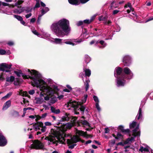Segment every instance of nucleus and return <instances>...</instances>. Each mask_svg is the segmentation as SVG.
<instances>
[{"mask_svg": "<svg viewBox=\"0 0 153 153\" xmlns=\"http://www.w3.org/2000/svg\"><path fill=\"white\" fill-rule=\"evenodd\" d=\"M28 74H30L31 76L25 75L22 73L21 71H14V73L17 76L20 77L22 76L23 79H26L29 78L32 80L31 85L33 86H56V84L51 79H47L46 82L45 81L42 79V75L38 71L35 70H32L31 71L29 69H27Z\"/></svg>", "mask_w": 153, "mask_h": 153, "instance_id": "obj_1", "label": "nucleus"}, {"mask_svg": "<svg viewBox=\"0 0 153 153\" xmlns=\"http://www.w3.org/2000/svg\"><path fill=\"white\" fill-rule=\"evenodd\" d=\"M51 28L56 35L61 37L67 36L71 30L69 22L65 19H63L57 22L53 23Z\"/></svg>", "mask_w": 153, "mask_h": 153, "instance_id": "obj_2", "label": "nucleus"}, {"mask_svg": "<svg viewBox=\"0 0 153 153\" xmlns=\"http://www.w3.org/2000/svg\"><path fill=\"white\" fill-rule=\"evenodd\" d=\"M65 134L63 131L61 130L59 132H57L56 134V137L57 139L60 142L63 143L66 142L68 144H70L72 143H76L78 142H82L83 143L84 140H82L79 137L75 136H74L71 138V140L65 139L64 137Z\"/></svg>", "mask_w": 153, "mask_h": 153, "instance_id": "obj_3", "label": "nucleus"}, {"mask_svg": "<svg viewBox=\"0 0 153 153\" xmlns=\"http://www.w3.org/2000/svg\"><path fill=\"white\" fill-rule=\"evenodd\" d=\"M41 129V131H37L36 133L37 135L41 134L42 132L44 133L46 131L47 128L45 126H44L43 123L42 122H39L37 123H35L33 124L31 128H29L27 129L28 131L29 130L31 131L33 129L35 131H37Z\"/></svg>", "mask_w": 153, "mask_h": 153, "instance_id": "obj_4", "label": "nucleus"}, {"mask_svg": "<svg viewBox=\"0 0 153 153\" xmlns=\"http://www.w3.org/2000/svg\"><path fill=\"white\" fill-rule=\"evenodd\" d=\"M67 106L68 107H70V109H71V108H73L74 113L76 114H79V112H77V110L78 111H81L82 113H83L85 109V108L84 106H81L79 108L78 102L72 100L68 102Z\"/></svg>", "mask_w": 153, "mask_h": 153, "instance_id": "obj_5", "label": "nucleus"}, {"mask_svg": "<svg viewBox=\"0 0 153 153\" xmlns=\"http://www.w3.org/2000/svg\"><path fill=\"white\" fill-rule=\"evenodd\" d=\"M129 127L130 129H134L132 130V136L134 137V139L136 137L140 135V132L139 130V124H137L136 122L133 121L132 123H130Z\"/></svg>", "mask_w": 153, "mask_h": 153, "instance_id": "obj_6", "label": "nucleus"}, {"mask_svg": "<svg viewBox=\"0 0 153 153\" xmlns=\"http://www.w3.org/2000/svg\"><path fill=\"white\" fill-rule=\"evenodd\" d=\"M6 80L7 82H13L14 81V84L15 85H20L23 82L22 79L19 78H16L15 79V77L13 76L7 77Z\"/></svg>", "mask_w": 153, "mask_h": 153, "instance_id": "obj_7", "label": "nucleus"}, {"mask_svg": "<svg viewBox=\"0 0 153 153\" xmlns=\"http://www.w3.org/2000/svg\"><path fill=\"white\" fill-rule=\"evenodd\" d=\"M123 72L125 74H122L121 75L125 77L127 79H130L132 78L133 74L128 68L125 67L124 68Z\"/></svg>", "mask_w": 153, "mask_h": 153, "instance_id": "obj_8", "label": "nucleus"}, {"mask_svg": "<svg viewBox=\"0 0 153 153\" xmlns=\"http://www.w3.org/2000/svg\"><path fill=\"white\" fill-rule=\"evenodd\" d=\"M12 66L11 64L8 65L5 63H2L0 65V70L3 71H5L6 72H10V69Z\"/></svg>", "mask_w": 153, "mask_h": 153, "instance_id": "obj_9", "label": "nucleus"}, {"mask_svg": "<svg viewBox=\"0 0 153 153\" xmlns=\"http://www.w3.org/2000/svg\"><path fill=\"white\" fill-rule=\"evenodd\" d=\"M31 146L33 148L36 149H42L43 147L42 143L38 140H34Z\"/></svg>", "mask_w": 153, "mask_h": 153, "instance_id": "obj_10", "label": "nucleus"}, {"mask_svg": "<svg viewBox=\"0 0 153 153\" xmlns=\"http://www.w3.org/2000/svg\"><path fill=\"white\" fill-rule=\"evenodd\" d=\"M116 78H117V83L118 85L123 86L125 85L126 79L125 77L121 75V77L117 76Z\"/></svg>", "mask_w": 153, "mask_h": 153, "instance_id": "obj_11", "label": "nucleus"}, {"mask_svg": "<svg viewBox=\"0 0 153 153\" xmlns=\"http://www.w3.org/2000/svg\"><path fill=\"white\" fill-rule=\"evenodd\" d=\"M134 140V137H130L128 138L126 141L123 143L120 142L117 143V145H121L124 146V145L127 144L128 143H131L132 141Z\"/></svg>", "mask_w": 153, "mask_h": 153, "instance_id": "obj_12", "label": "nucleus"}, {"mask_svg": "<svg viewBox=\"0 0 153 153\" xmlns=\"http://www.w3.org/2000/svg\"><path fill=\"white\" fill-rule=\"evenodd\" d=\"M69 117L68 115H65V116H63L61 119L58 120V121L56 123V125H59L61 124L62 126V124H64V123H62L64 121H68L69 120Z\"/></svg>", "mask_w": 153, "mask_h": 153, "instance_id": "obj_13", "label": "nucleus"}, {"mask_svg": "<svg viewBox=\"0 0 153 153\" xmlns=\"http://www.w3.org/2000/svg\"><path fill=\"white\" fill-rule=\"evenodd\" d=\"M123 62L125 66H128L131 62L130 57L128 55L125 56L123 58Z\"/></svg>", "mask_w": 153, "mask_h": 153, "instance_id": "obj_14", "label": "nucleus"}, {"mask_svg": "<svg viewBox=\"0 0 153 153\" xmlns=\"http://www.w3.org/2000/svg\"><path fill=\"white\" fill-rule=\"evenodd\" d=\"M123 71V70L121 68L119 67H116L114 73L115 76L116 77H117V76L121 77Z\"/></svg>", "mask_w": 153, "mask_h": 153, "instance_id": "obj_15", "label": "nucleus"}, {"mask_svg": "<svg viewBox=\"0 0 153 153\" xmlns=\"http://www.w3.org/2000/svg\"><path fill=\"white\" fill-rule=\"evenodd\" d=\"M7 143V140L2 134L0 132V146H4Z\"/></svg>", "mask_w": 153, "mask_h": 153, "instance_id": "obj_16", "label": "nucleus"}, {"mask_svg": "<svg viewBox=\"0 0 153 153\" xmlns=\"http://www.w3.org/2000/svg\"><path fill=\"white\" fill-rule=\"evenodd\" d=\"M46 138H47L48 139V144H53L55 146L57 145L58 143L57 141L54 140L53 139L48 138V137H46L45 139Z\"/></svg>", "mask_w": 153, "mask_h": 153, "instance_id": "obj_17", "label": "nucleus"}, {"mask_svg": "<svg viewBox=\"0 0 153 153\" xmlns=\"http://www.w3.org/2000/svg\"><path fill=\"white\" fill-rule=\"evenodd\" d=\"M142 109L139 108L137 114L136 116V119L138 120L142 119L143 118Z\"/></svg>", "mask_w": 153, "mask_h": 153, "instance_id": "obj_18", "label": "nucleus"}, {"mask_svg": "<svg viewBox=\"0 0 153 153\" xmlns=\"http://www.w3.org/2000/svg\"><path fill=\"white\" fill-rule=\"evenodd\" d=\"M83 71L85 72V76L86 77H89L91 76V71L89 69L84 68Z\"/></svg>", "mask_w": 153, "mask_h": 153, "instance_id": "obj_19", "label": "nucleus"}, {"mask_svg": "<svg viewBox=\"0 0 153 153\" xmlns=\"http://www.w3.org/2000/svg\"><path fill=\"white\" fill-rule=\"evenodd\" d=\"M11 101L10 100L7 101L4 104L2 110H5L7 109L11 105Z\"/></svg>", "mask_w": 153, "mask_h": 153, "instance_id": "obj_20", "label": "nucleus"}, {"mask_svg": "<svg viewBox=\"0 0 153 153\" xmlns=\"http://www.w3.org/2000/svg\"><path fill=\"white\" fill-rule=\"evenodd\" d=\"M150 148L148 146L144 148L142 146L140 147V149H139V151L141 152H143V151L144 152H149L150 150Z\"/></svg>", "mask_w": 153, "mask_h": 153, "instance_id": "obj_21", "label": "nucleus"}, {"mask_svg": "<svg viewBox=\"0 0 153 153\" xmlns=\"http://www.w3.org/2000/svg\"><path fill=\"white\" fill-rule=\"evenodd\" d=\"M39 87L40 88H47L49 90V92H48V93L49 94H51L52 93H53V91L52 89V88H50V87Z\"/></svg>", "mask_w": 153, "mask_h": 153, "instance_id": "obj_22", "label": "nucleus"}, {"mask_svg": "<svg viewBox=\"0 0 153 153\" xmlns=\"http://www.w3.org/2000/svg\"><path fill=\"white\" fill-rule=\"evenodd\" d=\"M51 110L52 112L57 114L60 112V110L59 109H56L55 108L52 106L51 107Z\"/></svg>", "mask_w": 153, "mask_h": 153, "instance_id": "obj_23", "label": "nucleus"}, {"mask_svg": "<svg viewBox=\"0 0 153 153\" xmlns=\"http://www.w3.org/2000/svg\"><path fill=\"white\" fill-rule=\"evenodd\" d=\"M65 115H68L69 117V121L70 120H71V122H75L76 120L77 119V118L76 117H73V116H71V117H70V114H66Z\"/></svg>", "mask_w": 153, "mask_h": 153, "instance_id": "obj_24", "label": "nucleus"}, {"mask_svg": "<svg viewBox=\"0 0 153 153\" xmlns=\"http://www.w3.org/2000/svg\"><path fill=\"white\" fill-rule=\"evenodd\" d=\"M11 114L12 115L15 117H18L20 116L19 112L15 110H13Z\"/></svg>", "mask_w": 153, "mask_h": 153, "instance_id": "obj_25", "label": "nucleus"}, {"mask_svg": "<svg viewBox=\"0 0 153 153\" xmlns=\"http://www.w3.org/2000/svg\"><path fill=\"white\" fill-rule=\"evenodd\" d=\"M19 94L23 96L28 97L29 96L27 92L20 91L19 93Z\"/></svg>", "mask_w": 153, "mask_h": 153, "instance_id": "obj_26", "label": "nucleus"}, {"mask_svg": "<svg viewBox=\"0 0 153 153\" xmlns=\"http://www.w3.org/2000/svg\"><path fill=\"white\" fill-rule=\"evenodd\" d=\"M69 2L72 5H77L78 3V0H68Z\"/></svg>", "mask_w": 153, "mask_h": 153, "instance_id": "obj_27", "label": "nucleus"}, {"mask_svg": "<svg viewBox=\"0 0 153 153\" xmlns=\"http://www.w3.org/2000/svg\"><path fill=\"white\" fill-rule=\"evenodd\" d=\"M53 41L56 44H59L62 43V39L59 38L53 39Z\"/></svg>", "mask_w": 153, "mask_h": 153, "instance_id": "obj_28", "label": "nucleus"}, {"mask_svg": "<svg viewBox=\"0 0 153 153\" xmlns=\"http://www.w3.org/2000/svg\"><path fill=\"white\" fill-rule=\"evenodd\" d=\"M91 61L90 57L88 55L85 56V61L86 64L88 63Z\"/></svg>", "mask_w": 153, "mask_h": 153, "instance_id": "obj_29", "label": "nucleus"}, {"mask_svg": "<svg viewBox=\"0 0 153 153\" xmlns=\"http://www.w3.org/2000/svg\"><path fill=\"white\" fill-rule=\"evenodd\" d=\"M3 6H8L10 7H12V8H14L15 7V5L13 4H9L6 3L5 2H2L1 4Z\"/></svg>", "mask_w": 153, "mask_h": 153, "instance_id": "obj_30", "label": "nucleus"}, {"mask_svg": "<svg viewBox=\"0 0 153 153\" xmlns=\"http://www.w3.org/2000/svg\"><path fill=\"white\" fill-rule=\"evenodd\" d=\"M64 125H65V126H66L67 128H71L73 126V124L70 123H68L65 124L64 123Z\"/></svg>", "mask_w": 153, "mask_h": 153, "instance_id": "obj_31", "label": "nucleus"}, {"mask_svg": "<svg viewBox=\"0 0 153 153\" xmlns=\"http://www.w3.org/2000/svg\"><path fill=\"white\" fill-rule=\"evenodd\" d=\"M14 17L16 19L19 21L22 20V18L20 16L18 15H14Z\"/></svg>", "mask_w": 153, "mask_h": 153, "instance_id": "obj_32", "label": "nucleus"}, {"mask_svg": "<svg viewBox=\"0 0 153 153\" xmlns=\"http://www.w3.org/2000/svg\"><path fill=\"white\" fill-rule=\"evenodd\" d=\"M81 123L83 125L88 126L89 125L88 122L86 120H81Z\"/></svg>", "mask_w": 153, "mask_h": 153, "instance_id": "obj_33", "label": "nucleus"}, {"mask_svg": "<svg viewBox=\"0 0 153 153\" xmlns=\"http://www.w3.org/2000/svg\"><path fill=\"white\" fill-rule=\"evenodd\" d=\"M95 107L98 112L101 111V108L99 105V103H95Z\"/></svg>", "mask_w": 153, "mask_h": 153, "instance_id": "obj_34", "label": "nucleus"}, {"mask_svg": "<svg viewBox=\"0 0 153 153\" xmlns=\"http://www.w3.org/2000/svg\"><path fill=\"white\" fill-rule=\"evenodd\" d=\"M93 98L95 102V103L99 102V99L97 96H94Z\"/></svg>", "mask_w": 153, "mask_h": 153, "instance_id": "obj_35", "label": "nucleus"}, {"mask_svg": "<svg viewBox=\"0 0 153 153\" xmlns=\"http://www.w3.org/2000/svg\"><path fill=\"white\" fill-rule=\"evenodd\" d=\"M68 87L67 88H65L63 90V91L65 92H69L71 91L72 88H71V87Z\"/></svg>", "mask_w": 153, "mask_h": 153, "instance_id": "obj_36", "label": "nucleus"}, {"mask_svg": "<svg viewBox=\"0 0 153 153\" xmlns=\"http://www.w3.org/2000/svg\"><path fill=\"white\" fill-rule=\"evenodd\" d=\"M76 133L80 136H84V132L82 131H77Z\"/></svg>", "mask_w": 153, "mask_h": 153, "instance_id": "obj_37", "label": "nucleus"}, {"mask_svg": "<svg viewBox=\"0 0 153 153\" xmlns=\"http://www.w3.org/2000/svg\"><path fill=\"white\" fill-rule=\"evenodd\" d=\"M18 8H20V9H19L20 12L19 13V14L21 13H22L24 12V11H25V9L24 7H22L21 6H18Z\"/></svg>", "mask_w": 153, "mask_h": 153, "instance_id": "obj_38", "label": "nucleus"}, {"mask_svg": "<svg viewBox=\"0 0 153 153\" xmlns=\"http://www.w3.org/2000/svg\"><path fill=\"white\" fill-rule=\"evenodd\" d=\"M83 22V23L85 24H89L92 22V21L91 20H90L89 19H85L84 20Z\"/></svg>", "mask_w": 153, "mask_h": 153, "instance_id": "obj_39", "label": "nucleus"}, {"mask_svg": "<svg viewBox=\"0 0 153 153\" xmlns=\"http://www.w3.org/2000/svg\"><path fill=\"white\" fill-rule=\"evenodd\" d=\"M88 97V95L87 94H85L84 96V99L82 100V103H85L86 102L87 98Z\"/></svg>", "mask_w": 153, "mask_h": 153, "instance_id": "obj_40", "label": "nucleus"}, {"mask_svg": "<svg viewBox=\"0 0 153 153\" xmlns=\"http://www.w3.org/2000/svg\"><path fill=\"white\" fill-rule=\"evenodd\" d=\"M24 2V1H23L19 0L17 2L15 3V5L17 6V5H20L22 4Z\"/></svg>", "mask_w": 153, "mask_h": 153, "instance_id": "obj_41", "label": "nucleus"}, {"mask_svg": "<svg viewBox=\"0 0 153 153\" xmlns=\"http://www.w3.org/2000/svg\"><path fill=\"white\" fill-rule=\"evenodd\" d=\"M90 82V80L88 79L87 78H86V79L85 80V86H89V82Z\"/></svg>", "mask_w": 153, "mask_h": 153, "instance_id": "obj_42", "label": "nucleus"}, {"mask_svg": "<svg viewBox=\"0 0 153 153\" xmlns=\"http://www.w3.org/2000/svg\"><path fill=\"white\" fill-rule=\"evenodd\" d=\"M12 94V92H9L8 93L6 96L2 98H8Z\"/></svg>", "mask_w": 153, "mask_h": 153, "instance_id": "obj_43", "label": "nucleus"}, {"mask_svg": "<svg viewBox=\"0 0 153 153\" xmlns=\"http://www.w3.org/2000/svg\"><path fill=\"white\" fill-rule=\"evenodd\" d=\"M6 53V51L3 49H0V55H4Z\"/></svg>", "mask_w": 153, "mask_h": 153, "instance_id": "obj_44", "label": "nucleus"}, {"mask_svg": "<svg viewBox=\"0 0 153 153\" xmlns=\"http://www.w3.org/2000/svg\"><path fill=\"white\" fill-rule=\"evenodd\" d=\"M145 102L144 101H142L139 108H140V109H142L144 105H145Z\"/></svg>", "mask_w": 153, "mask_h": 153, "instance_id": "obj_45", "label": "nucleus"}, {"mask_svg": "<svg viewBox=\"0 0 153 153\" xmlns=\"http://www.w3.org/2000/svg\"><path fill=\"white\" fill-rule=\"evenodd\" d=\"M83 21H80L79 22H78L77 23H76V25L78 26H81L82 25H83Z\"/></svg>", "mask_w": 153, "mask_h": 153, "instance_id": "obj_46", "label": "nucleus"}, {"mask_svg": "<svg viewBox=\"0 0 153 153\" xmlns=\"http://www.w3.org/2000/svg\"><path fill=\"white\" fill-rule=\"evenodd\" d=\"M40 7V3L39 1V0H38L35 6V8H39Z\"/></svg>", "mask_w": 153, "mask_h": 153, "instance_id": "obj_47", "label": "nucleus"}, {"mask_svg": "<svg viewBox=\"0 0 153 153\" xmlns=\"http://www.w3.org/2000/svg\"><path fill=\"white\" fill-rule=\"evenodd\" d=\"M45 125L44 126H51L52 125V124L51 122H47L45 123Z\"/></svg>", "mask_w": 153, "mask_h": 153, "instance_id": "obj_48", "label": "nucleus"}, {"mask_svg": "<svg viewBox=\"0 0 153 153\" xmlns=\"http://www.w3.org/2000/svg\"><path fill=\"white\" fill-rule=\"evenodd\" d=\"M64 43H65L67 44H69V45H72L73 46H74L75 45V44L74 43H73L71 42L67 41V42H64Z\"/></svg>", "mask_w": 153, "mask_h": 153, "instance_id": "obj_49", "label": "nucleus"}, {"mask_svg": "<svg viewBox=\"0 0 153 153\" xmlns=\"http://www.w3.org/2000/svg\"><path fill=\"white\" fill-rule=\"evenodd\" d=\"M110 143L111 145L113 146L115 143V140H111L110 141Z\"/></svg>", "mask_w": 153, "mask_h": 153, "instance_id": "obj_50", "label": "nucleus"}, {"mask_svg": "<svg viewBox=\"0 0 153 153\" xmlns=\"http://www.w3.org/2000/svg\"><path fill=\"white\" fill-rule=\"evenodd\" d=\"M117 137H115V138L116 139H118L119 137H122V134L120 133H117Z\"/></svg>", "mask_w": 153, "mask_h": 153, "instance_id": "obj_51", "label": "nucleus"}, {"mask_svg": "<svg viewBox=\"0 0 153 153\" xmlns=\"http://www.w3.org/2000/svg\"><path fill=\"white\" fill-rule=\"evenodd\" d=\"M131 6H132V5L131 4V3H130V2H128L127 3V4H126L124 6V7L126 8V7H129L130 8L131 7Z\"/></svg>", "mask_w": 153, "mask_h": 153, "instance_id": "obj_52", "label": "nucleus"}, {"mask_svg": "<svg viewBox=\"0 0 153 153\" xmlns=\"http://www.w3.org/2000/svg\"><path fill=\"white\" fill-rule=\"evenodd\" d=\"M130 130L129 129H124V130L122 132L124 133H129L130 132Z\"/></svg>", "mask_w": 153, "mask_h": 153, "instance_id": "obj_53", "label": "nucleus"}, {"mask_svg": "<svg viewBox=\"0 0 153 153\" xmlns=\"http://www.w3.org/2000/svg\"><path fill=\"white\" fill-rule=\"evenodd\" d=\"M35 93V91L34 90H32L28 91V93L30 95H33Z\"/></svg>", "mask_w": 153, "mask_h": 153, "instance_id": "obj_54", "label": "nucleus"}, {"mask_svg": "<svg viewBox=\"0 0 153 153\" xmlns=\"http://www.w3.org/2000/svg\"><path fill=\"white\" fill-rule=\"evenodd\" d=\"M115 3V1H113L111 3V7L112 8H116V7H114V6L113 4H114Z\"/></svg>", "mask_w": 153, "mask_h": 153, "instance_id": "obj_55", "label": "nucleus"}, {"mask_svg": "<svg viewBox=\"0 0 153 153\" xmlns=\"http://www.w3.org/2000/svg\"><path fill=\"white\" fill-rule=\"evenodd\" d=\"M32 32L33 34L37 36L39 35V33H38L36 30L33 31Z\"/></svg>", "mask_w": 153, "mask_h": 153, "instance_id": "obj_56", "label": "nucleus"}, {"mask_svg": "<svg viewBox=\"0 0 153 153\" xmlns=\"http://www.w3.org/2000/svg\"><path fill=\"white\" fill-rule=\"evenodd\" d=\"M31 9H30L29 7H27L26 9H25V11L27 13H28L29 12H31Z\"/></svg>", "mask_w": 153, "mask_h": 153, "instance_id": "obj_57", "label": "nucleus"}, {"mask_svg": "<svg viewBox=\"0 0 153 153\" xmlns=\"http://www.w3.org/2000/svg\"><path fill=\"white\" fill-rule=\"evenodd\" d=\"M47 115V114L46 113L42 114V116H41V117L42 118V119L45 118V117H46Z\"/></svg>", "mask_w": 153, "mask_h": 153, "instance_id": "obj_58", "label": "nucleus"}, {"mask_svg": "<svg viewBox=\"0 0 153 153\" xmlns=\"http://www.w3.org/2000/svg\"><path fill=\"white\" fill-rule=\"evenodd\" d=\"M118 128L119 129H120L122 132L124 129L123 126H122L120 125L119 126Z\"/></svg>", "mask_w": 153, "mask_h": 153, "instance_id": "obj_59", "label": "nucleus"}, {"mask_svg": "<svg viewBox=\"0 0 153 153\" xmlns=\"http://www.w3.org/2000/svg\"><path fill=\"white\" fill-rule=\"evenodd\" d=\"M7 44L9 46H12L14 45V43L12 41L8 42Z\"/></svg>", "mask_w": 153, "mask_h": 153, "instance_id": "obj_60", "label": "nucleus"}, {"mask_svg": "<svg viewBox=\"0 0 153 153\" xmlns=\"http://www.w3.org/2000/svg\"><path fill=\"white\" fill-rule=\"evenodd\" d=\"M152 20H153V16L151 17L150 18H149V19H147L145 22H149V21Z\"/></svg>", "mask_w": 153, "mask_h": 153, "instance_id": "obj_61", "label": "nucleus"}, {"mask_svg": "<svg viewBox=\"0 0 153 153\" xmlns=\"http://www.w3.org/2000/svg\"><path fill=\"white\" fill-rule=\"evenodd\" d=\"M110 130L108 128H105V133H107L109 132Z\"/></svg>", "mask_w": 153, "mask_h": 153, "instance_id": "obj_62", "label": "nucleus"}, {"mask_svg": "<svg viewBox=\"0 0 153 153\" xmlns=\"http://www.w3.org/2000/svg\"><path fill=\"white\" fill-rule=\"evenodd\" d=\"M76 145V144H73V145L70 146H69V148L71 149H73L74 148V146Z\"/></svg>", "mask_w": 153, "mask_h": 153, "instance_id": "obj_63", "label": "nucleus"}, {"mask_svg": "<svg viewBox=\"0 0 153 153\" xmlns=\"http://www.w3.org/2000/svg\"><path fill=\"white\" fill-rule=\"evenodd\" d=\"M32 16V13H30L29 14H27L25 15V17L26 18H28Z\"/></svg>", "mask_w": 153, "mask_h": 153, "instance_id": "obj_64", "label": "nucleus"}]
</instances>
